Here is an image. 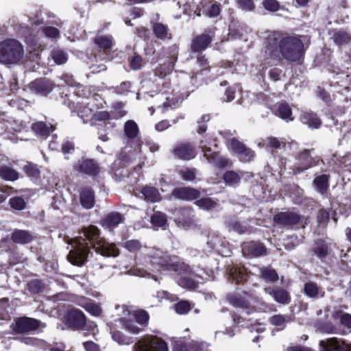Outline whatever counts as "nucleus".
I'll list each match as a JSON object with an SVG mask.
<instances>
[{"label":"nucleus","mask_w":351,"mask_h":351,"mask_svg":"<svg viewBox=\"0 0 351 351\" xmlns=\"http://www.w3.org/2000/svg\"><path fill=\"white\" fill-rule=\"evenodd\" d=\"M89 243L102 256L115 257L119 254L114 243H108L100 237L99 230L96 226H90L84 229V237H77L70 243L71 249L68 259L73 265H82L84 263L89 252Z\"/></svg>","instance_id":"1"},{"label":"nucleus","mask_w":351,"mask_h":351,"mask_svg":"<svg viewBox=\"0 0 351 351\" xmlns=\"http://www.w3.org/2000/svg\"><path fill=\"white\" fill-rule=\"evenodd\" d=\"M145 267L147 270L154 271H178L184 266L177 256H170L157 250H150L145 258Z\"/></svg>","instance_id":"2"},{"label":"nucleus","mask_w":351,"mask_h":351,"mask_svg":"<svg viewBox=\"0 0 351 351\" xmlns=\"http://www.w3.org/2000/svg\"><path fill=\"white\" fill-rule=\"evenodd\" d=\"M118 315L124 328L130 332L137 334L140 328L136 324L146 325L149 320V315L144 310H134L125 306H118Z\"/></svg>","instance_id":"3"},{"label":"nucleus","mask_w":351,"mask_h":351,"mask_svg":"<svg viewBox=\"0 0 351 351\" xmlns=\"http://www.w3.org/2000/svg\"><path fill=\"white\" fill-rule=\"evenodd\" d=\"M23 47L15 39H6L0 42V63L14 64L22 60Z\"/></svg>","instance_id":"4"},{"label":"nucleus","mask_w":351,"mask_h":351,"mask_svg":"<svg viewBox=\"0 0 351 351\" xmlns=\"http://www.w3.org/2000/svg\"><path fill=\"white\" fill-rule=\"evenodd\" d=\"M280 52L289 61H298L303 56L304 49L302 40L295 36H288L281 40Z\"/></svg>","instance_id":"5"},{"label":"nucleus","mask_w":351,"mask_h":351,"mask_svg":"<svg viewBox=\"0 0 351 351\" xmlns=\"http://www.w3.org/2000/svg\"><path fill=\"white\" fill-rule=\"evenodd\" d=\"M133 351H169V348L162 339L150 336L138 340L134 346Z\"/></svg>","instance_id":"6"},{"label":"nucleus","mask_w":351,"mask_h":351,"mask_svg":"<svg viewBox=\"0 0 351 351\" xmlns=\"http://www.w3.org/2000/svg\"><path fill=\"white\" fill-rule=\"evenodd\" d=\"M170 86L169 84L165 82L162 85V89L156 95V99L162 103V106L158 105L157 107L158 109H161L162 112L167 110L169 108H175L179 103L180 98L176 97L174 94L168 91Z\"/></svg>","instance_id":"7"},{"label":"nucleus","mask_w":351,"mask_h":351,"mask_svg":"<svg viewBox=\"0 0 351 351\" xmlns=\"http://www.w3.org/2000/svg\"><path fill=\"white\" fill-rule=\"evenodd\" d=\"M212 145L216 147L215 143H211V139L209 137H205L201 140L199 147L204 153V157L208 162H216L219 167H223L228 165V160L226 158H218L215 151L212 148Z\"/></svg>","instance_id":"8"},{"label":"nucleus","mask_w":351,"mask_h":351,"mask_svg":"<svg viewBox=\"0 0 351 351\" xmlns=\"http://www.w3.org/2000/svg\"><path fill=\"white\" fill-rule=\"evenodd\" d=\"M141 147L142 143L139 139L136 141L134 147L128 145L124 147L122 149L118 159L112 164V169H115L118 166V163L119 166L121 167V163H122L123 165H125L134 159L136 154L141 152Z\"/></svg>","instance_id":"9"},{"label":"nucleus","mask_w":351,"mask_h":351,"mask_svg":"<svg viewBox=\"0 0 351 351\" xmlns=\"http://www.w3.org/2000/svg\"><path fill=\"white\" fill-rule=\"evenodd\" d=\"M41 325L40 321L29 318H19L12 325L13 330L18 333H24L38 328Z\"/></svg>","instance_id":"10"},{"label":"nucleus","mask_w":351,"mask_h":351,"mask_svg":"<svg viewBox=\"0 0 351 351\" xmlns=\"http://www.w3.org/2000/svg\"><path fill=\"white\" fill-rule=\"evenodd\" d=\"M319 345L322 351H351V344L337 338L322 341Z\"/></svg>","instance_id":"11"},{"label":"nucleus","mask_w":351,"mask_h":351,"mask_svg":"<svg viewBox=\"0 0 351 351\" xmlns=\"http://www.w3.org/2000/svg\"><path fill=\"white\" fill-rule=\"evenodd\" d=\"M229 147L234 152L243 162H250L254 157V152L250 149L246 148L243 144L235 138L230 141Z\"/></svg>","instance_id":"12"},{"label":"nucleus","mask_w":351,"mask_h":351,"mask_svg":"<svg viewBox=\"0 0 351 351\" xmlns=\"http://www.w3.org/2000/svg\"><path fill=\"white\" fill-rule=\"evenodd\" d=\"M228 300L234 306L245 310L247 314H250L254 311V307H251L250 305L252 298L245 292H243L242 294L230 295L228 298Z\"/></svg>","instance_id":"13"},{"label":"nucleus","mask_w":351,"mask_h":351,"mask_svg":"<svg viewBox=\"0 0 351 351\" xmlns=\"http://www.w3.org/2000/svg\"><path fill=\"white\" fill-rule=\"evenodd\" d=\"M86 316L78 309H72L67 314V321L70 326L74 328L80 329L85 326Z\"/></svg>","instance_id":"14"},{"label":"nucleus","mask_w":351,"mask_h":351,"mask_svg":"<svg viewBox=\"0 0 351 351\" xmlns=\"http://www.w3.org/2000/svg\"><path fill=\"white\" fill-rule=\"evenodd\" d=\"M172 195L178 199L190 201L198 198L200 193L198 190L193 188L181 187L175 189L172 192Z\"/></svg>","instance_id":"15"},{"label":"nucleus","mask_w":351,"mask_h":351,"mask_svg":"<svg viewBox=\"0 0 351 351\" xmlns=\"http://www.w3.org/2000/svg\"><path fill=\"white\" fill-rule=\"evenodd\" d=\"M242 252L244 256L253 257L264 254L266 252V249L261 243L250 242L243 245Z\"/></svg>","instance_id":"16"},{"label":"nucleus","mask_w":351,"mask_h":351,"mask_svg":"<svg viewBox=\"0 0 351 351\" xmlns=\"http://www.w3.org/2000/svg\"><path fill=\"white\" fill-rule=\"evenodd\" d=\"M208 345L206 343H186L182 341H178L173 347V351H204Z\"/></svg>","instance_id":"17"},{"label":"nucleus","mask_w":351,"mask_h":351,"mask_svg":"<svg viewBox=\"0 0 351 351\" xmlns=\"http://www.w3.org/2000/svg\"><path fill=\"white\" fill-rule=\"evenodd\" d=\"M29 87L35 93L46 95L51 91L53 86L52 82L48 80L39 79L32 82Z\"/></svg>","instance_id":"18"},{"label":"nucleus","mask_w":351,"mask_h":351,"mask_svg":"<svg viewBox=\"0 0 351 351\" xmlns=\"http://www.w3.org/2000/svg\"><path fill=\"white\" fill-rule=\"evenodd\" d=\"M77 304L94 316H99L102 312L101 307L97 304L84 297L77 298Z\"/></svg>","instance_id":"19"},{"label":"nucleus","mask_w":351,"mask_h":351,"mask_svg":"<svg viewBox=\"0 0 351 351\" xmlns=\"http://www.w3.org/2000/svg\"><path fill=\"white\" fill-rule=\"evenodd\" d=\"M304 293L311 298H320L325 295L324 289L313 282H308L304 284Z\"/></svg>","instance_id":"20"},{"label":"nucleus","mask_w":351,"mask_h":351,"mask_svg":"<svg viewBox=\"0 0 351 351\" xmlns=\"http://www.w3.org/2000/svg\"><path fill=\"white\" fill-rule=\"evenodd\" d=\"M78 170L86 174L95 176L99 172L97 164L93 160L82 159L79 161Z\"/></svg>","instance_id":"21"},{"label":"nucleus","mask_w":351,"mask_h":351,"mask_svg":"<svg viewBox=\"0 0 351 351\" xmlns=\"http://www.w3.org/2000/svg\"><path fill=\"white\" fill-rule=\"evenodd\" d=\"M123 221L124 217L122 215L119 213H111L104 219L102 225L104 228L111 230Z\"/></svg>","instance_id":"22"},{"label":"nucleus","mask_w":351,"mask_h":351,"mask_svg":"<svg viewBox=\"0 0 351 351\" xmlns=\"http://www.w3.org/2000/svg\"><path fill=\"white\" fill-rule=\"evenodd\" d=\"M175 155L183 160H190L195 158L196 154L194 148L189 144H182L175 149Z\"/></svg>","instance_id":"23"},{"label":"nucleus","mask_w":351,"mask_h":351,"mask_svg":"<svg viewBox=\"0 0 351 351\" xmlns=\"http://www.w3.org/2000/svg\"><path fill=\"white\" fill-rule=\"evenodd\" d=\"M80 202L83 208L90 209L95 205V195L90 188H84L80 193Z\"/></svg>","instance_id":"24"},{"label":"nucleus","mask_w":351,"mask_h":351,"mask_svg":"<svg viewBox=\"0 0 351 351\" xmlns=\"http://www.w3.org/2000/svg\"><path fill=\"white\" fill-rule=\"evenodd\" d=\"M198 278L206 280L207 278L202 276L201 274H195L190 271L189 276H182L180 284L182 287L188 289H195L197 284L199 282Z\"/></svg>","instance_id":"25"},{"label":"nucleus","mask_w":351,"mask_h":351,"mask_svg":"<svg viewBox=\"0 0 351 351\" xmlns=\"http://www.w3.org/2000/svg\"><path fill=\"white\" fill-rule=\"evenodd\" d=\"M229 278H231L236 282H243L247 277L246 270L243 267L232 265L227 270Z\"/></svg>","instance_id":"26"},{"label":"nucleus","mask_w":351,"mask_h":351,"mask_svg":"<svg viewBox=\"0 0 351 351\" xmlns=\"http://www.w3.org/2000/svg\"><path fill=\"white\" fill-rule=\"evenodd\" d=\"M261 276L266 282H275L278 279V276L275 270L269 268H258L256 266L252 267V272L254 274Z\"/></svg>","instance_id":"27"},{"label":"nucleus","mask_w":351,"mask_h":351,"mask_svg":"<svg viewBox=\"0 0 351 351\" xmlns=\"http://www.w3.org/2000/svg\"><path fill=\"white\" fill-rule=\"evenodd\" d=\"M265 291L271 295L275 301L282 304L289 303L291 298L289 294L284 289H278L274 291L273 289L268 287L265 288Z\"/></svg>","instance_id":"28"},{"label":"nucleus","mask_w":351,"mask_h":351,"mask_svg":"<svg viewBox=\"0 0 351 351\" xmlns=\"http://www.w3.org/2000/svg\"><path fill=\"white\" fill-rule=\"evenodd\" d=\"M211 42V37L208 34H202L195 38L191 48L195 52L202 51L208 46Z\"/></svg>","instance_id":"29"},{"label":"nucleus","mask_w":351,"mask_h":351,"mask_svg":"<svg viewBox=\"0 0 351 351\" xmlns=\"http://www.w3.org/2000/svg\"><path fill=\"white\" fill-rule=\"evenodd\" d=\"M274 220L285 225H293L300 220V216L293 213H281L274 217Z\"/></svg>","instance_id":"30"},{"label":"nucleus","mask_w":351,"mask_h":351,"mask_svg":"<svg viewBox=\"0 0 351 351\" xmlns=\"http://www.w3.org/2000/svg\"><path fill=\"white\" fill-rule=\"evenodd\" d=\"M301 121L311 128H318L321 125V121L316 114L305 112L301 114Z\"/></svg>","instance_id":"31"},{"label":"nucleus","mask_w":351,"mask_h":351,"mask_svg":"<svg viewBox=\"0 0 351 351\" xmlns=\"http://www.w3.org/2000/svg\"><path fill=\"white\" fill-rule=\"evenodd\" d=\"M141 193L145 199L148 202H156L160 201V195L158 190L152 186H145L141 189Z\"/></svg>","instance_id":"32"},{"label":"nucleus","mask_w":351,"mask_h":351,"mask_svg":"<svg viewBox=\"0 0 351 351\" xmlns=\"http://www.w3.org/2000/svg\"><path fill=\"white\" fill-rule=\"evenodd\" d=\"M139 130L138 125L133 120H128L124 125V134L129 139H134L138 134Z\"/></svg>","instance_id":"33"},{"label":"nucleus","mask_w":351,"mask_h":351,"mask_svg":"<svg viewBox=\"0 0 351 351\" xmlns=\"http://www.w3.org/2000/svg\"><path fill=\"white\" fill-rule=\"evenodd\" d=\"M13 241L18 243H28L32 240V235L24 230L15 231L12 236Z\"/></svg>","instance_id":"34"},{"label":"nucleus","mask_w":351,"mask_h":351,"mask_svg":"<svg viewBox=\"0 0 351 351\" xmlns=\"http://www.w3.org/2000/svg\"><path fill=\"white\" fill-rule=\"evenodd\" d=\"M0 177L8 181H14L19 178V173L11 167L1 166L0 167Z\"/></svg>","instance_id":"35"},{"label":"nucleus","mask_w":351,"mask_h":351,"mask_svg":"<svg viewBox=\"0 0 351 351\" xmlns=\"http://www.w3.org/2000/svg\"><path fill=\"white\" fill-rule=\"evenodd\" d=\"M277 112L278 115L282 119L286 121L293 120L291 109L287 104L282 103L279 104Z\"/></svg>","instance_id":"36"},{"label":"nucleus","mask_w":351,"mask_h":351,"mask_svg":"<svg viewBox=\"0 0 351 351\" xmlns=\"http://www.w3.org/2000/svg\"><path fill=\"white\" fill-rule=\"evenodd\" d=\"M89 103L82 102L78 104L77 111L78 115L83 119V122L86 123L85 118L90 116L93 117L94 110L88 106Z\"/></svg>","instance_id":"37"},{"label":"nucleus","mask_w":351,"mask_h":351,"mask_svg":"<svg viewBox=\"0 0 351 351\" xmlns=\"http://www.w3.org/2000/svg\"><path fill=\"white\" fill-rule=\"evenodd\" d=\"M225 183L230 186H236L240 182V176L234 171L226 172L223 176Z\"/></svg>","instance_id":"38"},{"label":"nucleus","mask_w":351,"mask_h":351,"mask_svg":"<svg viewBox=\"0 0 351 351\" xmlns=\"http://www.w3.org/2000/svg\"><path fill=\"white\" fill-rule=\"evenodd\" d=\"M153 30L156 36L160 39H166L171 38V35L168 32L167 27L162 23H155L153 25Z\"/></svg>","instance_id":"39"},{"label":"nucleus","mask_w":351,"mask_h":351,"mask_svg":"<svg viewBox=\"0 0 351 351\" xmlns=\"http://www.w3.org/2000/svg\"><path fill=\"white\" fill-rule=\"evenodd\" d=\"M283 143H284L282 141H280L277 138L270 136L258 143V146L259 147H266L277 149L280 148Z\"/></svg>","instance_id":"40"},{"label":"nucleus","mask_w":351,"mask_h":351,"mask_svg":"<svg viewBox=\"0 0 351 351\" xmlns=\"http://www.w3.org/2000/svg\"><path fill=\"white\" fill-rule=\"evenodd\" d=\"M332 316L335 319L339 320L342 325L349 328H351V315L350 314L338 311L334 312Z\"/></svg>","instance_id":"41"},{"label":"nucleus","mask_w":351,"mask_h":351,"mask_svg":"<svg viewBox=\"0 0 351 351\" xmlns=\"http://www.w3.org/2000/svg\"><path fill=\"white\" fill-rule=\"evenodd\" d=\"M313 182L317 191L320 193H324L328 186V177L326 175L317 176L315 178Z\"/></svg>","instance_id":"42"},{"label":"nucleus","mask_w":351,"mask_h":351,"mask_svg":"<svg viewBox=\"0 0 351 351\" xmlns=\"http://www.w3.org/2000/svg\"><path fill=\"white\" fill-rule=\"evenodd\" d=\"M207 243L210 246L211 248L217 250L219 253H223L222 250L223 241L222 238L219 235H215L209 237Z\"/></svg>","instance_id":"43"},{"label":"nucleus","mask_w":351,"mask_h":351,"mask_svg":"<svg viewBox=\"0 0 351 351\" xmlns=\"http://www.w3.org/2000/svg\"><path fill=\"white\" fill-rule=\"evenodd\" d=\"M32 130L38 135L46 136L49 134L51 131L53 130L52 126L49 127L43 122H38L32 125Z\"/></svg>","instance_id":"44"},{"label":"nucleus","mask_w":351,"mask_h":351,"mask_svg":"<svg viewBox=\"0 0 351 351\" xmlns=\"http://www.w3.org/2000/svg\"><path fill=\"white\" fill-rule=\"evenodd\" d=\"M196 205L199 206L200 208L211 210L215 208L217 204L216 202L213 201L211 198H202L195 202Z\"/></svg>","instance_id":"45"},{"label":"nucleus","mask_w":351,"mask_h":351,"mask_svg":"<svg viewBox=\"0 0 351 351\" xmlns=\"http://www.w3.org/2000/svg\"><path fill=\"white\" fill-rule=\"evenodd\" d=\"M51 56L57 64H64L68 60L66 53L60 49L53 50L51 52Z\"/></svg>","instance_id":"46"},{"label":"nucleus","mask_w":351,"mask_h":351,"mask_svg":"<svg viewBox=\"0 0 351 351\" xmlns=\"http://www.w3.org/2000/svg\"><path fill=\"white\" fill-rule=\"evenodd\" d=\"M179 174L184 180L193 181L196 176V169L184 167L179 171Z\"/></svg>","instance_id":"47"},{"label":"nucleus","mask_w":351,"mask_h":351,"mask_svg":"<svg viewBox=\"0 0 351 351\" xmlns=\"http://www.w3.org/2000/svg\"><path fill=\"white\" fill-rule=\"evenodd\" d=\"M95 43L103 49H108L112 47V40L111 36H98L95 39Z\"/></svg>","instance_id":"48"},{"label":"nucleus","mask_w":351,"mask_h":351,"mask_svg":"<svg viewBox=\"0 0 351 351\" xmlns=\"http://www.w3.org/2000/svg\"><path fill=\"white\" fill-rule=\"evenodd\" d=\"M152 223L156 227H162L167 222L166 216L165 214L157 212L155 213L151 219Z\"/></svg>","instance_id":"49"},{"label":"nucleus","mask_w":351,"mask_h":351,"mask_svg":"<svg viewBox=\"0 0 351 351\" xmlns=\"http://www.w3.org/2000/svg\"><path fill=\"white\" fill-rule=\"evenodd\" d=\"M269 320L272 325L279 327L280 329L285 327V324L288 321L287 317L282 315H275L272 316Z\"/></svg>","instance_id":"50"},{"label":"nucleus","mask_w":351,"mask_h":351,"mask_svg":"<svg viewBox=\"0 0 351 351\" xmlns=\"http://www.w3.org/2000/svg\"><path fill=\"white\" fill-rule=\"evenodd\" d=\"M123 246L131 252H136L142 247L141 243L138 240L131 239L125 242Z\"/></svg>","instance_id":"51"},{"label":"nucleus","mask_w":351,"mask_h":351,"mask_svg":"<svg viewBox=\"0 0 351 351\" xmlns=\"http://www.w3.org/2000/svg\"><path fill=\"white\" fill-rule=\"evenodd\" d=\"M130 274L131 275L139 276V277H151L152 278L154 279L155 280H158L157 278L155 275L151 274L149 272H148L147 270H145L144 269L136 267L133 268L130 270Z\"/></svg>","instance_id":"52"},{"label":"nucleus","mask_w":351,"mask_h":351,"mask_svg":"<svg viewBox=\"0 0 351 351\" xmlns=\"http://www.w3.org/2000/svg\"><path fill=\"white\" fill-rule=\"evenodd\" d=\"M10 206L17 210H21L24 209L25 206V202L24 199L19 197H12L10 199Z\"/></svg>","instance_id":"53"},{"label":"nucleus","mask_w":351,"mask_h":351,"mask_svg":"<svg viewBox=\"0 0 351 351\" xmlns=\"http://www.w3.org/2000/svg\"><path fill=\"white\" fill-rule=\"evenodd\" d=\"M190 309V304L186 301H181L175 305L176 312L180 315L187 313Z\"/></svg>","instance_id":"54"},{"label":"nucleus","mask_w":351,"mask_h":351,"mask_svg":"<svg viewBox=\"0 0 351 351\" xmlns=\"http://www.w3.org/2000/svg\"><path fill=\"white\" fill-rule=\"evenodd\" d=\"M350 40V35L344 31H339L335 35V41L339 44L347 43Z\"/></svg>","instance_id":"55"},{"label":"nucleus","mask_w":351,"mask_h":351,"mask_svg":"<svg viewBox=\"0 0 351 351\" xmlns=\"http://www.w3.org/2000/svg\"><path fill=\"white\" fill-rule=\"evenodd\" d=\"M42 31L45 36L50 38H56L60 34L58 29L53 27H45Z\"/></svg>","instance_id":"56"},{"label":"nucleus","mask_w":351,"mask_h":351,"mask_svg":"<svg viewBox=\"0 0 351 351\" xmlns=\"http://www.w3.org/2000/svg\"><path fill=\"white\" fill-rule=\"evenodd\" d=\"M263 5L269 12H276L279 9V3L276 0H264Z\"/></svg>","instance_id":"57"},{"label":"nucleus","mask_w":351,"mask_h":351,"mask_svg":"<svg viewBox=\"0 0 351 351\" xmlns=\"http://www.w3.org/2000/svg\"><path fill=\"white\" fill-rule=\"evenodd\" d=\"M239 7L245 11H252L254 9L253 0H237Z\"/></svg>","instance_id":"58"},{"label":"nucleus","mask_w":351,"mask_h":351,"mask_svg":"<svg viewBox=\"0 0 351 351\" xmlns=\"http://www.w3.org/2000/svg\"><path fill=\"white\" fill-rule=\"evenodd\" d=\"M112 337L114 341H117L119 344H129L130 340L126 338L122 332L119 331H114L112 332Z\"/></svg>","instance_id":"59"},{"label":"nucleus","mask_w":351,"mask_h":351,"mask_svg":"<svg viewBox=\"0 0 351 351\" xmlns=\"http://www.w3.org/2000/svg\"><path fill=\"white\" fill-rule=\"evenodd\" d=\"M43 284L37 280H34L28 283V289L32 293H38L43 289Z\"/></svg>","instance_id":"60"},{"label":"nucleus","mask_w":351,"mask_h":351,"mask_svg":"<svg viewBox=\"0 0 351 351\" xmlns=\"http://www.w3.org/2000/svg\"><path fill=\"white\" fill-rule=\"evenodd\" d=\"M74 151V144L72 141L65 140L62 145V152L66 155L72 154Z\"/></svg>","instance_id":"61"},{"label":"nucleus","mask_w":351,"mask_h":351,"mask_svg":"<svg viewBox=\"0 0 351 351\" xmlns=\"http://www.w3.org/2000/svg\"><path fill=\"white\" fill-rule=\"evenodd\" d=\"M25 173L31 177L37 176L39 174V170L36 168V166L32 164H27L23 167Z\"/></svg>","instance_id":"62"},{"label":"nucleus","mask_w":351,"mask_h":351,"mask_svg":"<svg viewBox=\"0 0 351 351\" xmlns=\"http://www.w3.org/2000/svg\"><path fill=\"white\" fill-rule=\"evenodd\" d=\"M10 105L12 107L22 110L27 106V102L23 99L17 98L15 99H12L10 101Z\"/></svg>","instance_id":"63"},{"label":"nucleus","mask_w":351,"mask_h":351,"mask_svg":"<svg viewBox=\"0 0 351 351\" xmlns=\"http://www.w3.org/2000/svg\"><path fill=\"white\" fill-rule=\"evenodd\" d=\"M220 12L219 5L217 3H214L211 5L210 8L206 12V15L210 17L217 16Z\"/></svg>","instance_id":"64"}]
</instances>
